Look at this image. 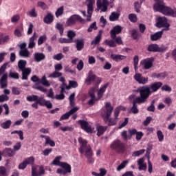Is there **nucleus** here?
<instances>
[{
  "label": "nucleus",
  "instance_id": "36",
  "mask_svg": "<svg viewBox=\"0 0 176 176\" xmlns=\"http://www.w3.org/2000/svg\"><path fill=\"white\" fill-rule=\"evenodd\" d=\"M30 51L27 49L21 50L19 52V55L21 56V57H30Z\"/></svg>",
  "mask_w": 176,
  "mask_h": 176
},
{
  "label": "nucleus",
  "instance_id": "7",
  "mask_svg": "<svg viewBox=\"0 0 176 176\" xmlns=\"http://www.w3.org/2000/svg\"><path fill=\"white\" fill-rule=\"evenodd\" d=\"M76 21H80V23H85V19L78 14L72 15L66 21L67 27H72L76 24Z\"/></svg>",
  "mask_w": 176,
  "mask_h": 176
},
{
  "label": "nucleus",
  "instance_id": "31",
  "mask_svg": "<svg viewBox=\"0 0 176 176\" xmlns=\"http://www.w3.org/2000/svg\"><path fill=\"white\" fill-rule=\"evenodd\" d=\"M27 16H29V17H38V13L36 12V10L35 8H32L27 13Z\"/></svg>",
  "mask_w": 176,
  "mask_h": 176
},
{
  "label": "nucleus",
  "instance_id": "13",
  "mask_svg": "<svg viewBox=\"0 0 176 176\" xmlns=\"http://www.w3.org/2000/svg\"><path fill=\"white\" fill-rule=\"evenodd\" d=\"M155 1L156 3L153 6L154 10H155L156 12H160V13H162L164 9V7L166 6L163 3V0H162L161 1L158 0H155Z\"/></svg>",
  "mask_w": 176,
  "mask_h": 176
},
{
  "label": "nucleus",
  "instance_id": "35",
  "mask_svg": "<svg viewBox=\"0 0 176 176\" xmlns=\"http://www.w3.org/2000/svg\"><path fill=\"white\" fill-rule=\"evenodd\" d=\"M158 45L157 44H151L148 45L147 50L148 52H153L154 53L157 52Z\"/></svg>",
  "mask_w": 176,
  "mask_h": 176
},
{
  "label": "nucleus",
  "instance_id": "49",
  "mask_svg": "<svg viewBox=\"0 0 176 176\" xmlns=\"http://www.w3.org/2000/svg\"><path fill=\"white\" fill-rule=\"evenodd\" d=\"M145 0H140V3H138V1L135 3V9L137 13H140V9H141V5L142 2H144Z\"/></svg>",
  "mask_w": 176,
  "mask_h": 176
},
{
  "label": "nucleus",
  "instance_id": "51",
  "mask_svg": "<svg viewBox=\"0 0 176 176\" xmlns=\"http://www.w3.org/2000/svg\"><path fill=\"white\" fill-rule=\"evenodd\" d=\"M11 134H19V139L23 141V140H24V133L23 132V131H14L12 132H11Z\"/></svg>",
  "mask_w": 176,
  "mask_h": 176
},
{
  "label": "nucleus",
  "instance_id": "24",
  "mask_svg": "<svg viewBox=\"0 0 176 176\" xmlns=\"http://www.w3.org/2000/svg\"><path fill=\"white\" fill-rule=\"evenodd\" d=\"M45 174V169L42 167H40L39 173L36 172V168L32 166V176H41Z\"/></svg>",
  "mask_w": 176,
  "mask_h": 176
},
{
  "label": "nucleus",
  "instance_id": "52",
  "mask_svg": "<svg viewBox=\"0 0 176 176\" xmlns=\"http://www.w3.org/2000/svg\"><path fill=\"white\" fill-rule=\"evenodd\" d=\"M56 30H58L60 35H63L64 34V28L63 27V24L60 23H57L56 25Z\"/></svg>",
  "mask_w": 176,
  "mask_h": 176
},
{
  "label": "nucleus",
  "instance_id": "2",
  "mask_svg": "<svg viewBox=\"0 0 176 176\" xmlns=\"http://www.w3.org/2000/svg\"><path fill=\"white\" fill-rule=\"evenodd\" d=\"M109 85V84L106 83L99 89L98 91L97 97H96V91H97L98 87H93L89 89V94L91 99L88 101L89 105H94L96 102L100 101V100L102 98L104 93H105Z\"/></svg>",
  "mask_w": 176,
  "mask_h": 176
},
{
  "label": "nucleus",
  "instance_id": "18",
  "mask_svg": "<svg viewBox=\"0 0 176 176\" xmlns=\"http://www.w3.org/2000/svg\"><path fill=\"white\" fill-rule=\"evenodd\" d=\"M94 80H96V75L93 73V71H89L88 76L85 80V83L87 85H91Z\"/></svg>",
  "mask_w": 176,
  "mask_h": 176
},
{
  "label": "nucleus",
  "instance_id": "23",
  "mask_svg": "<svg viewBox=\"0 0 176 176\" xmlns=\"http://www.w3.org/2000/svg\"><path fill=\"white\" fill-rule=\"evenodd\" d=\"M164 32V29H163L162 30H161L160 32H157L154 34H151V41H157V40L160 39V38H162V36L163 35Z\"/></svg>",
  "mask_w": 176,
  "mask_h": 176
},
{
  "label": "nucleus",
  "instance_id": "1",
  "mask_svg": "<svg viewBox=\"0 0 176 176\" xmlns=\"http://www.w3.org/2000/svg\"><path fill=\"white\" fill-rule=\"evenodd\" d=\"M162 85L163 83L157 82L153 83L150 87L143 86L136 89L135 92L139 93L140 96L137 97L135 95L132 94L129 97V100L133 101V107L131 108V111H138V109L137 108V104H145V102L148 101V98H149L151 94L155 93V91H157L160 89V87Z\"/></svg>",
  "mask_w": 176,
  "mask_h": 176
},
{
  "label": "nucleus",
  "instance_id": "10",
  "mask_svg": "<svg viewBox=\"0 0 176 176\" xmlns=\"http://www.w3.org/2000/svg\"><path fill=\"white\" fill-rule=\"evenodd\" d=\"M111 148L113 151H116V152H123L124 151V144L120 140H117L111 144Z\"/></svg>",
  "mask_w": 176,
  "mask_h": 176
},
{
  "label": "nucleus",
  "instance_id": "55",
  "mask_svg": "<svg viewBox=\"0 0 176 176\" xmlns=\"http://www.w3.org/2000/svg\"><path fill=\"white\" fill-rule=\"evenodd\" d=\"M104 108L106 111H113V106L109 102H107L104 103Z\"/></svg>",
  "mask_w": 176,
  "mask_h": 176
},
{
  "label": "nucleus",
  "instance_id": "47",
  "mask_svg": "<svg viewBox=\"0 0 176 176\" xmlns=\"http://www.w3.org/2000/svg\"><path fill=\"white\" fill-rule=\"evenodd\" d=\"M61 160V156H57L52 162V164L54 166H60L61 164V162H60Z\"/></svg>",
  "mask_w": 176,
  "mask_h": 176
},
{
  "label": "nucleus",
  "instance_id": "60",
  "mask_svg": "<svg viewBox=\"0 0 176 176\" xmlns=\"http://www.w3.org/2000/svg\"><path fill=\"white\" fill-rule=\"evenodd\" d=\"M47 37L46 35L41 36L38 40V45L40 46V45H42L45 41H46Z\"/></svg>",
  "mask_w": 176,
  "mask_h": 176
},
{
  "label": "nucleus",
  "instance_id": "9",
  "mask_svg": "<svg viewBox=\"0 0 176 176\" xmlns=\"http://www.w3.org/2000/svg\"><path fill=\"white\" fill-rule=\"evenodd\" d=\"M157 27L162 28L164 27V31H168L170 30V23H168L167 18L164 16H159L157 18V22L156 23Z\"/></svg>",
  "mask_w": 176,
  "mask_h": 176
},
{
  "label": "nucleus",
  "instance_id": "6",
  "mask_svg": "<svg viewBox=\"0 0 176 176\" xmlns=\"http://www.w3.org/2000/svg\"><path fill=\"white\" fill-rule=\"evenodd\" d=\"M112 111H104L101 113V117L102 118L105 124L108 126H115L118 122L115 119H112Z\"/></svg>",
  "mask_w": 176,
  "mask_h": 176
},
{
  "label": "nucleus",
  "instance_id": "27",
  "mask_svg": "<svg viewBox=\"0 0 176 176\" xmlns=\"http://www.w3.org/2000/svg\"><path fill=\"white\" fill-rule=\"evenodd\" d=\"M167 76V73L166 72H163V73H153L151 75V78H157V79H164Z\"/></svg>",
  "mask_w": 176,
  "mask_h": 176
},
{
  "label": "nucleus",
  "instance_id": "39",
  "mask_svg": "<svg viewBox=\"0 0 176 176\" xmlns=\"http://www.w3.org/2000/svg\"><path fill=\"white\" fill-rule=\"evenodd\" d=\"M75 36H76V32L74 30L67 31V37L70 41H74Z\"/></svg>",
  "mask_w": 176,
  "mask_h": 176
},
{
  "label": "nucleus",
  "instance_id": "63",
  "mask_svg": "<svg viewBox=\"0 0 176 176\" xmlns=\"http://www.w3.org/2000/svg\"><path fill=\"white\" fill-rule=\"evenodd\" d=\"M129 19L130 21H132L133 23H135V21H137V15L134 14H131L129 15Z\"/></svg>",
  "mask_w": 176,
  "mask_h": 176
},
{
  "label": "nucleus",
  "instance_id": "16",
  "mask_svg": "<svg viewBox=\"0 0 176 176\" xmlns=\"http://www.w3.org/2000/svg\"><path fill=\"white\" fill-rule=\"evenodd\" d=\"M122 26H120V25L115 26L110 32L111 39H115V38H116V35L122 32Z\"/></svg>",
  "mask_w": 176,
  "mask_h": 176
},
{
  "label": "nucleus",
  "instance_id": "28",
  "mask_svg": "<svg viewBox=\"0 0 176 176\" xmlns=\"http://www.w3.org/2000/svg\"><path fill=\"white\" fill-rule=\"evenodd\" d=\"M102 35V30H100L98 34L91 41V45H98V43H100V41H101Z\"/></svg>",
  "mask_w": 176,
  "mask_h": 176
},
{
  "label": "nucleus",
  "instance_id": "17",
  "mask_svg": "<svg viewBox=\"0 0 176 176\" xmlns=\"http://www.w3.org/2000/svg\"><path fill=\"white\" fill-rule=\"evenodd\" d=\"M9 94H10V90L4 89L3 94L0 95V102H5V101H9Z\"/></svg>",
  "mask_w": 176,
  "mask_h": 176
},
{
  "label": "nucleus",
  "instance_id": "46",
  "mask_svg": "<svg viewBox=\"0 0 176 176\" xmlns=\"http://www.w3.org/2000/svg\"><path fill=\"white\" fill-rule=\"evenodd\" d=\"M63 13H64V7H60L57 9L56 12H55L56 17L58 18L60 16H63Z\"/></svg>",
  "mask_w": 176,
  "mask_h": 176
},
{
  "label": "nucleus",
  "instance_id": "50",
  "mask_svg": "<svg viewBox=\"0 0 176 176\" xmlns=\"http://www.w3.org/2000/svg\"><path fill=\"white\" fill-rule=\"evenodd\" d=\"M25 163H26V165L28 166V164H31L32 166L34 164V162H35V158L34 157H30L24 160Z\"/></svg>",
  "mask_w": 176,
  "mask_h": 176
},
{
  "label": "nucleus",
  "instance_id": "64",
  "mask_svg": "<svg viewBox=\"0 0 176 176\" xmlns=\"http://www.w3.org/2000/svg\"><path fill=\"white\" fill-rule=\"evenodd\" d=\"M144 152H145V149L137 151L133 153L132 156H135V157L140 156V155H142Z\"/></svg>",
  "mask_w": 176,
  "mask_h": 176
},
{
  "label": "nucleus",
  "instance_id": "45",
  "mask_svg": "<svg viewBox=\"0 0 176 176\" xmlns=\"http://www.w3.org/2000/svg\"><path fill=\"white\" fill-rule=\"evenodd\" d=\"M37 7L41 8L43 10H46L48 8L47 5L43 1H38Z\"/></svg>",
  "mask_w": 176,
  "mask_h": 176
},
{
  "label": "nucleus",
  "instance_id": "34",
  "mask_svg": "<svg viewBox=\"0 0 176 176\" xmlns=\"http://www.w3.org/2000/svg\"><path fill=\"white\" fill-rule=\"evenodd\" d=\"M120 14L118 12H112L109 16L110 21H116L119 19Z\"/></svg>",
  "mask_w": 176,
  "mask_h": 176
},
{
  "label": "nucleus",
  "instance_id": "11",
  "mask_svg": "<svg viewBox=\"0 0 176 176\" xmlns=\"http://www.w3.org/2000/svg\"><path fill=\"white\" fill-rule=\"evenodd\" d=\"M78 124L80 125L82 130H84L86 133H93V129H91V126L89 124L87 121L80 120H78Z\"/></svg>",
  "mask_w": 176,
  "mask_h": 176
},
{
  "label": "nucleus",
  "instance_id": "54",
  "mask_svg": "<svg viewBox=\"0 0 176 176\" xmlns=\"http://www.w3.org/2000/svg\"><path fill=\"white\" fill-rule=\"evenodd\" d=\"M129 133L130 135L128 136V138L129 140H131L133 135H137V133H138V131H137V129H129Z\"/></svg>",
  "mask_w": 176,
  "mask_h": 176
},
{
  "label": "nucleus",
  "instance_id": "58",
  "mask_svg": "<svg viewBox=\"0 0 176 176\" xmlns=\"http://www.w3.org/2000/svg\"><path fill=\"white\" fill-rule=\"evenodd\" d=\"M69 100L70 105L72 107H74V104H75V93H73L70 95Z\"/></svg>",
  "mask_w": 176,
  "mask_h": 176
},
{
  "label": "nucleus",
  "instance_id": "62",
  "mask_svg": "<svg viewBox=\"0 0 176 176\" xmlns=\"http://www.w3.org/2000/svg\"><path fill=\"white\" fill-rule=\"evenodd\" d=\"M22 31H23V26H21L19 29H16L14 30V35L16 36H21Z\"/></svg>",
  "mask_w": 176,
  "mask_h": 176
},
{
  "label": "nucleus",
  "instance_id": "19",
  "mask_svg": "<svg viewBox=\"0 0 176 176\" xmlns=\"http://www.w3.org/2000/svg\"><path fill=\"white\" fill-rule=\"evenodd\" d=\"M36 38H38V36H36V32H34L33 36L29 39L28 49H34L35 47V40Z\"/></svg>",
  "mask_w": 176,
  "mask_h": 176
},
{
  "label": "nucleus",
  "instance_id": "15",
  "mask_svg": "<svg viewBox=\"0 0 176 176\" xmlns=\"http://www.w3.org/2000/svg\"><path fill=\"white\" fill-rule=\"evenodd\" d=\"M162 14L165 16H171V17H176V12L173 8L165 6L162 11Z\"/></svg>",
  "mask_w": 176,
  "mask_h": 176
},
{
  "label": "nucleus",
  "instance_id": "33",
  "mask_svg": "<svg viewBox=\"0 0 176 176\" xmlns=\"http://www.w3.org/2000/svg\"><path fill=\"white\" fill-rule=\"evenodd\" d=\"M104 43L109 47H116V43H115V41L113 40L106 39L104 40Z\"/></svg>",
  "mask_w": 176,
  "mask_h": 176
},
{
  "label": "nucleus",
  "instance_id": "48",
  "mask_svg": "<svg viewBox=\"0 0 176 176\" xmlns=\"http://www.w3.org/2000/svg\"><path fill=\"white\" fill-rule=\"evenodd\" d=\"M129 163V160H124V162H122L117 168V171H120V170H123V168H124V167H126V166L127 165V164Z\"/></svg>",
  "mask_w": 176,
  "mask_h": 176
},
{
  "label": "nucleus",
  "instance_id": "44",
  "mask_svg": "<svg viewBox=\"0 0 176 176\" xmlns=\"http://www.w3.org/2000/svg\"><path fill=\"white\" fill-rule=\"evenodd\" d=\"M38 96L36 95H31L26 98L27 101H29L30 102H32V101H38Z\"/></svg>",
  "mask_w": 176,
  "mask_h": 176
},
{
  "label": "nucleus",
  "instance_id": "4",
  "mask_svg": "<svg viewBox=\"0 0 176 176\" xmlns=\"http://www.w3.org/2000/svg\"><path fill=\"white\" fill-rule=\"evenodd\" d=\"M94 5H96V0H87V21H91V16L94 11ZM84 17H86V11H81Z\"/></svg>",
  "mask_w": 176,
  "mask_h": 176
},
{
  "label": "nucleus",
  "instance_id": "53",
  "mask_svg": "<svg viewBox=\"0 0 176 176\" xmlns=\"http://www.w3.org/2000/svg\"><path fill=\"white\" fill-rule=\"evenodd\" d=\"M46 100L43 97H38L37 99V104L41 105V107H45V104H46Z\"/></svg>",
  "mask_w": 176,
  "mask_h": 176
},
{
  "label": "nucleus",
  "instance_id": "20",
  "mask_svg": "<svg viewBox=\"0 0 176 176\" xmlns=\"http://www.w3.org/2000/svg\"><path fill=\"white\" fill-rule=\"evenodd\" d=\"M111 58L113 60V61H116L117 63L119 61H122V60H126L127 57L124 55H119V54H111Z\"/></svg>",
  "mask_w": 176,
  "mask_h": 176
},
{
  "label": "nucleus",
  "instance_id": "41",
  "mask_svg": "<svg viewBox=\"0 0 176 176\" xmlns=\"http://www.w3.org/2000/svg\"><path fill=\"white\" fill-rule=\"evenodd\" d=\"M10 124H12V121L10 120H8L6 122L1 123L0 126L2 129H6L10 127Z\"/></svg>",
  "mask_w": 176,
  "mask_h": 176
},
{
  "label": "nucleus",
  "instance_id": "25",
  "mask_svg": "<svg viewBox=\"0 0 176 176\" xmlns=\"http://www.w3.org/2000/svg\"><path fill=\"white\" fill-rule=\"evenodd\" d=\"M7 79H8V74H4L0 80L1 89H6V87H8V82H6Z\"/></svg>",
  "mask_w": 176,
  "mask_h": 176
},
{
  "label": "nucleus",
  "instance_id": "22",
  "mask_svg": "<svg viewBox=\"0 0 176 176\" xmlns=\"http://www.w3.org/2000/svg\"><path fill=\"white\" fill-rule=\"evenodd\" d=\"M76 47L78 52H80L85 47V41L83 39H76Z\"/></svg>",
  "mask_w": 176,
  "mask_h": 176
},
{
  "label": "nucleus",
  "instance_id": "8",
  "mask_svg": "<svg viewBox=\"0 0 176 176\" xmlns=\"http://www.w3.org/2000/svg\"><path fill=\"white\" fill-rule=\"evenodd\" d=\"M109 6V2L108 0H97L96 1V6L97 8L95 10L96 12H105L108 10V6Z\"/></svg>",
  "mask_w": 176,
  "mask_h": 176
},
{
  "label": "nucleus",
  "instance_id": "42",
  "mask_svg": "<svg viewBox=\"0 0 176 176\" xmlns=\"http://www.w3.org/2000/svg\"><path fill=\"white\" fill-rule=\"evenodd\" d=\"M19 21H20L19 14H15L11 17V23H12V24H17Z\"/></svg>",
  "mask_w": 176,
  "mask_h": 176
},
{
  "label": "nucleus",
  "instance_id": "30",
  "mask_svg": "<svg viewBox=\"0 0 176 176\" xmlns=\"http://www.w3.org/2000/svg\"><path fill=\"white\" fill-rule=\"evenodd\" d=\"M97 135L98 137H100V135H102L105 131H107V129H108V126H97Z\"/></svg>",
  "mask_w": 176,
  "mask_h": 176
},
{
  "label": "nucleus",
  "instance_id": "43",
  "mask_svg": "<svg viewBox=\"0 0 176 176\" xmlns=\"http://www.w3.org/2000/svg\"><path fill=\"white\" fill-rule=\"evenodd\" d=\"M4 153L6 155H7V156H9V157L14 156V151L12 148H6L4 150Z\"/></svg>",
  "mask_w": 176,
  "mask_h": 176
},
{
  "label": "nucleus",
  "instance_id": "40",
  "mask_svg": "<svg viewBox=\"0 0 176 176\" xmlns=\"http://www.w3.org/2000/svg\"><path fill=\"white\" fill-rule=\"evenodd\" d=\"M41 85H43V86H46L47 87H49L50 86V82L46 78V76H43L40 81Z\"/></svg>",
  "mask_w": 176,
  "mask_h": 176
},
{
  "label": "nucleus",
  "instance_id": "61",
  "mask_svg": "<svg viewBox=\"0 0 176 176\" xmlns=\"http://www.w3.org/2000/svg\"><path fill=\"white\" fill-rule=\"evenodd\" d=\"M59 42L60 43H72L74 41H72L69 38H59Z\"/></svg>",
  "mask_w": 176,
  "mask_h": 176
},
{
  "label": "nucleus",
  "instance_id": "37",
  "mask_svg": "<svg viewBox=\"0 0 176 176\" xmlns=\"http://www.w3.org/2000/svg\"><path fill=\"white\" fill-rule=\"evenodd\" d=\"M63 76V73L55 70L48 76V78H60Z\"/></svg>",
  "mask_w": 176,
  "mask_h": 176
},
{
  "label": "nucleus",
  "instance_id": "56",
  "mask_svg": "<svg viewBox=\"0 0 176 176\" xmlns=\"http://www.w3.org/2000/svg\"><path fill=\"white\" fill-rule=\"evenodd\" d=\"M12 94H14L15 96H19V94H21V90H20L19 88L13 87L12 88Z\"/></svg>",
  "mask_w": 176,
  "mask_h": 176
},
{
  "label": "nucleus",
  "instance_id": "3",
  "mask_svg": "<svg viewBox=\"0 0 176 176\" xmlns=\"http://www.w3.org/2000/svg\"><path fill=\"white\" fill-rule=\"evenodd\" d=\"M78 142L80 144V147L79 148L80 153H85V156L87 159H90L93 157V151H91V147L90 145H87V142L82 138H78Z\"/></svg>",
  "mask_w": 176,
  "mask_h": 176
},
{
  "label": "nucleus",
  "instance_id": "12",
  "mask_svg": "<svg viewBox=\"0 0 176 176\" xmlns=\"http://www.w3.org/2000/svg\"><path fill=\"white\" fill-rule=\"evenodd\" d=\"M133 79L138 82L140 85H146L148 81L149 80V78L142 76V74L140 73H136L134 76Z\"/></svg>",
  "mask_w": 176,
  "mask_h": 176
},
{
  "label": "nucleus",
  "instance_id": "14",
  "mask_svg": "<svg viewBox=\"0 0 176 176\" xmlns=\"http://www.w3.org/2000/svg\"><path fill=\"white\" fill-rule=\"evenodd\" d=\"M140 65L142 66L144 69H149L152 68L153 64L152 63V60H151V58H146L140 61Z\"/></svg>",
  "mask_w": 176,
  "mask_h": 176
},
{
  "label": "nucleus",
  "instance_id": "5",
  "mask_svg": "<svg viewBox=\"0 0 176 176\" xmlns=\"http://www.w3.org/2000/svg\"><path fill=\"white\" fill-rule=\"evenodd\" d=\"M27 65V61L24 60H20L18 63V67L22 72V79L23 80H27L28 79V75L31 74V68H25Z\"/></svg>",
  "mask_w": 176,
  "mask_h": 176
},
{
  "label": "nucleus",
  "instance_id": "38",
  "mask_svg": "<svg viewBox=\"0 0 176 176\" xmlns=\"http://www.w3.org/2000/svg\"><path fill=\"white\" fill-rule=\"evenodd\" d=\"M45 145H50L51 146H56V142L50 139V137L46 136L45 138Z\"/></svg>",
  "mask_w": 176,
  "mask_h": 176
},
{
  "label": "nucleus",
  "instance_id": "21",
  "mask_svg": "<svg viewBox=\"0 0 176 176\" xmlns=\"http://www.w3.org/2000/svg\"><path fill=\"white\" fill-rule=\"evenodd\" d=\"M54 20V16H53L50 12H48L43 19V21L45 24H51V23H53Z\"/></svg>",
  "mask_w": 176,
  "mask_h": 176
},
{
  "label": "nucleus",
  "instance_id": "57",
  "mask_svg": "<svg viewBox=\"0 0 176 176\" xmlns=\"http://www.w3.org/2000/svg\"><path fill=\"white\" fill-rule=\"evenodd\" d=\"M157 138H158V141H160V142H162V141H163L164 138V135H163V132H162V131H157Z\"/></svg>",
  "mask_w": 176,
  "mask_h": 176
},
{
  "label": "nucleus",
  "instance_id": "59",
  "mask_svg": "<svg viewBox=\"0 0 176 176\" xmlns=\"http://www.w3.org/2000/svg\"><path fill=\"white\" fill-rule=\"evenodd\" d=\"M54 60H56L57 61H60L62 58H64V54L62 53L57 54L53 56Z\"/></svg>",
  "mask_w": 176,
  "mask_h": 176
},
{
  "label": "nucleus",
  "instance_id": "26",
  "mask_svg": "<svg viewBox=\"0 0 176 176\" xmlns=\"http://www.w3.org/2000/svg\"><path fill=\"white\" fill-rule=\"evenodd\" d=\"M60 166L62 167L66 173H68L69 174L72 173L71 165H69V164L67 162H60Z\"/></svg>",
  "mask_w": 176,
  "mask_h": 176
},
{
  "label": "nucleus",
  "instance_id": "32",
  "mask_svg": "<svg viewBox=\"0 0 176 176\" xmlns=\"http://www.w3.org/2000/svg\"><path fill=\"white\" fill-rule=\"evenodd\" d=\"M75 112H76V111H69L68 112L63 114L60 117V120H65V119H69V116H71V115H74V113H75Z\"/></svg>",
  "mask_w": 176,
  "mask_h": 176
},
{
  "label": "nucleus",
  "instance_id": "29",
  "mask_svg": "<svg viewBox=\"0 0 176 176\" xmlns=\"http://www.w3.org/2000/svg\"><path fill=\"white\" fill-rule=\"evenodd\" d=\"M45 58V56L43 53L36 52L34 54V59L36 61H37V63H40V61L43 60Z\"/></svg>",
  "mask_w": 176,
  "mask_h": 176
}]
</instances>
